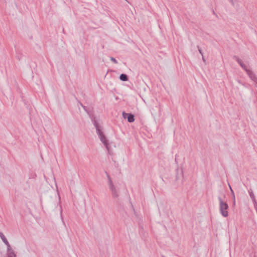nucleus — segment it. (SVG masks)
I'll use <instances>...</instances> for the list:
<instances>
[{"label":"nucleus","mask_w":257,"mask_h":257,"mask_svg":"<svg viewBox=\"0 0 257 257\" xmlns=\"http://www.w3.org/2000/svg\"><path fill=\"white\" fill-rule=\"evenodd\" d=\"M229 188H230V190L231 191V193H232V195L233 196V198L234 199H235V195H234V192H233V190H232V188H231V187L230 185H229Z\"/></svg>","instance_id":"9b49d317"},{"label":"nucleus","mask_w":257,"mask_h":257,"mask_svg":"<svg viewBox=\"0 0 257 257\" xmlns=\"http://www.w3.org/2000/svg\"><path fill=\"white\" fill-rule=\"evenodd\" d=\"M81 106L84 108H85V106H84L82 104H81Z\"/></svg>","instance_id":"4468645a"},{"label":"nucleus","mask_w":257,"mask_h":257,"mask_svg":"<svg viewBox=\"0 0 257 257\" xmlns=\"http://www.w3.org/2000/svg\"><path fill=\"white\" fill-rule=\"evenodd\" d=\"M107 177H108V179L109 187L111 191L112 195L113 197L117 198L119 196V193H118L117 190L116 189L115 186L113 184L112 181L108 175H107Z\"/></svg>","instance_id":"20e7f679"},{"label":"nucleus","mask_w":257,"mask_h":257,"mask_svg":"<svg viewBox=\"0 0 257 257\" xmlns=\"http://www.w3.org/2000/svg\"><path fill=\"white\" fill-rule=\"evenodd\" d=\"M248 193H249V196L250 197V198L252 199L253 203H254V208L255 209H257V206H256V200H255V195L253 192V191L252 190V189H250L249 190H248Z\"/></svg>","instance_id":"39448f33"},{"label":"nucleus","mask_w":257,"mask_h":257,"mask_svg":"<svg viewBox=\"0 0 257 257\" xmlns=\"http://www.w3.org/2000/svg\"><path fill=\"white\" fill-rule=\"evenodd\" d=\"M234 59L238 63V64L240 65V66L246 71L247 74L250 78L253 81L256 82V78L254 74L252 73L251 70H250L248 67L244 64L242 60L240 59L238 57L235 56Z\"/></svg>","instance_id":"7ed1b4c3"},{"label":"nucleus","mask_w":257,"mask_h":257,"mask_svg":"<svg viewBox=\"0 0 257 257\" xmlns=\"http://www.w3.org/2000/svg\"><path fill=\"white\" fill-rule=\"evenodd\" d=\"M110 60L112 61L113 63H115V64H117V61H116V60L113 57H110Z\"/></svg>","instance_id":"9d476101"},{"label":"nucleus","mask_w":257,"mask_h":257,"mask_svg":"<svg viewBox=\"0 0 257 257\" xmlns=\"http://www.w3.org/2000/svg\"><path fill=\"white\" fill-rule=\"evenodd\" d=\"M202 60H203V61H205V59H204V58L203 56H202Z\"/></svg>","instance_id":"ddd939ff"},{"label":"nucleus","mask_w":257,"mask_h":257,"mask_svg":"<svg viewBox=\"0 0 257 257\" xmlns=\"http://www.w3.org/2000/svg\"><path fill=\"white\" fill-rule=\"evenodd\" d=\"M122 115L125 118L126 117V116L127 115V119L128 122H132L135 121L134 116L133 114L123 112Z\"/></svg>","instance_id":"0eeeda50"},{"label":"nucleus","mask_w":257,"mask_h":257,"mask_svg":"<svg viewBox=\"0 0 257 257\" xmlns=\"http://www.w3.org/2000/svg\"><path fill=\"white\" fill-rule=\"evenodd\" d=\"M0 237L3 241V242L5 243V244L7 245V246H8V245H10L5 236L1 232H0Z\"/></svg>","instance_id":"6e6552de"},{"label":"nucleus","mask_w":257,"mask_h":257,"mask_svg":"<svg viewBox=\"0 0 257 257\" xmlns=\"http://www.w3.org/2000/svg\"><path fill=\"white\" fill-rule=\"evenodd\" d=\"M197 48L198 49V51L200 53V54L202 55V56H203V53H202V51L201 50V49L200 48V47L199 46H197Z\"/></svg>","instance_id":"f8f14e48"},{"label":"nucleus","mask_w":257,"mask_h":257,"mask_svg":"<svg viewBox=\"0 0 257 257\" xmlns=\"http://www.w3.org/2000/svg\"><path fill=\"white\" fill-rule=\"evenodd\" d=\"M119 78L123 81H125L128 80L127 76L124 74H121L119 76Z\"/></svg>","instance_id":"1a4fd4ad"},{"label":"nucleus","mask_w":257,"mask_h":257,"mask_svg":"<svg viewBox=\"0 0 257 257\" xmlns=\"http://www.w3.org/2000/svg\"><path fill=\"white\" fill-rule=\"evenodd\" d=\"M94 124L96 128L97 133L98 135L99 136L100 141L103 144V145L105 146V147L106 148L108 152H109V148L107 140L106 139L105 136L103 135L102 132L101 131L100 126L98 125V123L96 122V121H95Z\"/></svg>","instance_id":"f03ea898"},{"label":"nucleus","mask_w":257,"mask_h":257,"mask_svg":"<svg viewBox=\"0 0 257 257\" xmlns=\"http://www.w3.org/2000/svg\"><path fill=\"white\" fill-rule=\"evenodd\" d=\"M7 255L8 257H16V254L10 245L7 246Z\"/></svg>","instance_id":"423d86ee"},{"label":"nucleus","mask_w":257,"mask_h":257,"mask_svg":"<svg viewBox=\"0 0 257 257\" xmlns=\"http://www.w3.org/2000/svg\"><path fill=\"white\" fill-rule=\"evenodd\" d=\"M219 203V211L222 216L226 217L228 215V205L226 201H224L221 196L218 197Z\"/></svg>","instance_id":"f257e3e1"},{"label":"nucleus","mask_w":257,"mask_h":257,"mask_svg":"<svg viewBox=\"0 0 257 257\" xmlns=\"http://www.w3.org/2000/svg\"><path fill=\"white\" fill-rule=\"evenodd\" d=\"M229 1H230V2H232V0H229Z\"/></svg>","instance_id":"2eb2a0df"}]
</instances>
